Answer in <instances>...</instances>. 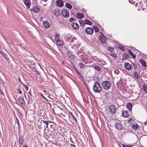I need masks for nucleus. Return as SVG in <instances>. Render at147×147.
<instances>
[{
    "instance_id": "obj_1",
    "label": "nucleus",
    "mask_w": 147,
    "mask_h": 147,
    "mask_svg": "<svg viewBox=\"0 0 147 147\" xmlns=\"http://www.w3.org/2000/svg\"><path fill=\"white\" fill-rule=\"evenodd\" d=\"M34 59V57L28 56V60H29V62L28 61V66L33 71H36L37 69L36 68V65L33 62Z\"/></svg>"
},
{
    "instance_id": "obj_2",
    "label": "nucleus",
    "mask_w": 147,
    "mask_h": 147,
    "mask_svg": "<svg viewBox=\"0 0 147 147\" xmlns=\"http://www.w3.org/2000/svg\"><path fill=\"white\" fill-rule=\"evenodd\" d=\"M93 90L96 92L100 93L102 90V88L100 84L97 82H95L93 87Z\"/></svg>"
},
{
    "instance_id": "obj_3",
    "label": "nucleus",
    "mask_w": 147,
    "mask_h": 147,
    "mask_svg": "<svg viewBox=\"0 0 147 147\" xmlns=\"http://www.w3.org/2000/svg\"><path fill=\"white\" fill-rule=\"evenodd\" d=\"M67 39L69 40V42H71V44L77 47L79 46V44L78 40L76 38L70 37H68Z\"/></svg>"
},
{
    "instance_id": "obj_4",
    "label": "nucleus",
    "mask_w": 147,
    "mask_h": 147,
    "mask_svg": "<svg viewBox=\"0 0 147 147\" xmlns=\"http://www.w3.org/2000/svg\"><path fill=\"white\" fill-rule=\"evenodd\" d=\"M102 85L103 88L106 90H109L111 87L110 82L107 81H103L102 83Z\"/></svg>"
},
{
    "instance_id": "obj_5",
    "label": "nucleus",
    "mask_w": 147,
    "mask_h": 147,
    "mask_svg": "<svg viewBox=\"0 0 147 147\" xmlns=\"http://www.w3.org/2000/svg\"><path fill=\"white\" fill-rule=\"evenodd\" d=\"M114 126L117 129L119 130H121L123 128L122 123L120 122H115Z\"/></svg>"
},
{
    "instance_id": "obj_6",
    "label": "nucleus",
    "mask_w": 147,
    "mask_h": 147,
    "mask_svg": "<svg viewBox=\"0 0 147 147\" xmlns=\"http://www.w3.org/2000/svg\"><path fill=\"white\" fill-rule=\"evenodd\" d=\"M61 13L63 16L65 18H67L69 16V14L68 11L65 9H63L62 10Z\"/></svg>"
},
{
    "instance_id": "obj_7",
    "label": "nucleus",
    "mask_w": 147,
    "mask_h": 147,
    "mask_svg": "<svg viewBox=\"0 0 147 147\" xmlns=\"http://www.w3.org/2000/svg\"><path fill=\"white\" fill-rule=\"evenodd\" d=\"M109 109L111 113L113 114L115 112L116 107L114 105L111 104L109 107Z\"/></svg>"
},
{
    "instance_id": "obj_8",
    "label": "nucleus",
    "mask_w": 147,
    "mask_h": 147,
    "mask_svg": "<svg viewBox=\"0 0 147 147\" xmlns=\"http://www.w3.org/2000/svg\"><path fill=\"white\" fill-rule=\"evenodd\" d=\"M85 31L87 34H90L93 33L94 30L91 27H88L85 29Z\"/></svg>"
},
{
    "instance_id": "obj_9",
    "label": "nucleus",
    "mask_w": 147,
    "mask_h": 147,
    "mask_svg": "<svg viewBox=\"0 0 147 147\" xmlns=\"http://www.w3.org/2000/svg\"><path fill=\"white\" fill-rule=\"evenodd\" d=\"M56 125V124L55 123L51 121H49V126H50L51 128L53 129L54 130H55V128Z\"/></svg>"
},
{
    "instance_id": "obj_10",
    "label": "nucleus",
    "mask_w": 147,
    "mask_h": 147,
    "mask_svg": "<svg viewBox=\"0 0 147 147\" xmlns=\"http://www.w3.org/2000/svg\"><path fill=\"white\" fill-rule=\"evenodd\" d=\"M46 123V121L41 120V121L40 123V125H39V129H44L45 128V125Z\"/></svg>"
},
{
    "instance_id": "obj_11",
    "label": "nucleus",
    "mask_w": 147,
    "mask_h": 147,
    "mask_svg": "<svg viewBox=\"0 0 147 147\" xmlns=\"http://www.w3.org/2000/svg\"><path fill=\"white\" fill-rule=\"evenodd\" d=\"M32 11L35 13H38L40 11L39 8L37 6H34L30 9V11Z\"/></svg>"
},
{
    "instance_id": "obj_12",
    "label": "nucleus",
    "mask_w": 147,
    "mask_h": 147,
    "mask_svg": "<svg viewBox=\"0 0 147 147\" xmlns=\"http://www.w3.org/2000/svg\"><path fill=\"white\" fill-rule=\"evenodd\" d=\"M67 56L69 59L71 60H73L75 58V57L70 52L68 51L67 53Z\"/></svg>"
},
{
    "instance_id": "obj_13",
    "label": "nucleus",
    "mask_w": 147,
    "mask_h": 147,
    "mask_svg": "<svg viewBox=\"0 0 147 147\" xmlns=\"http://www.w3.org/2000/svg\"><path fill=\"white\" fill-rule=\"evenodd\" d=\"M30 89L28 93L30 95V98L31 99L32 98V97H31V96H33L34 94V93L33 88L31 87L30 86Z\"/></svg>"
},
{
    "instance_id": "obj_14",
    "label": "nucleus",
    "mask_w": 147,
    "mask_h": 147,
    "mask_svg": "<svg viewBox=\"0 0 147 147\" xmlns=\"http://www.w3.org/2000/svg\"><path fill=\"white\" fill-rule=\"evenodd\" d=\"M43 25L44 27L45 28H48L49 27L50 24L47 21H44L43 22Z\"/></svg>"
},
{
    "instance_id": "obj_15",
    "label": "nucleus",
    "mask_w": 147,
    "mask_h": 147,
    "mask_svg": "<svg viewBox=\"0 0 147 147\" xmlns=\"http://www.w3.org/2000/svg\"><path fill=\"white\" fill-rule=\"evenodd\" d=\"M71 26L74 29L76 30L78 29L79 27V26L76 23L74 22H73L72 23Z\"/></svg>"
},
{
    "instance_id": "obj_16",
    "label": "nucleus",
    "mask_w": 147,
    "mask_h": 147,
    "mask_svg": "<svg viewBox=\"0 0 147 147\" xmlns=\"http://www.w3.org/2000/svg\"><path fill=\"white\" fill-rule=\"evenodd\" d=\"M124 66L128 70H130L131 69V65L128 63H125Z\"/></svg>"
},
{
    "instance_id": "obj_17",
    "label": "nucleus",
    "mask_w": 147,
    "mask_h": 147,
    "mask_svg": "<svg viewBox=\"0 0 147 147\" xmlns=\"http://www.w3.org/2000/svg\"><path fill=\"white\" fill-rule=\"evenodd\" d=\"M53 14L55 16H57L60 14V11L58 9H55L53 12Z\"/></svg>"
},
{
    "instance_id": "obj_18",
    "label": "nucleus",
    "mask_w": 147,
    "mask_h": 147,
    "mask_svg": "<svg viewBox=\"0 0 147 147\" xmlns=\"http://www.w3.org/2000/svg\"><path fill=\"white\" fill-rule=\"evenodd\" d=\"M122 115L123 117H129V113L126 111H123L122 112Z\"/></svg>"
},
{
    "instance_id": "obj_19",
    "label": "nucleus",
    "mask_w": 147,
    "mask_h": 147,
    "mask_svg": "<svg viewBox=\"0 0 147 147\" xmlns=\"http://www.w3.org/2000/svg\"><path fill=\"white\" fill-rule=\"evenodd\" d=\"M56 4L57 6L59 7H62L63 5V1L61 0H58L56 1Z\"/></svg>"
},
{
    "instance_id": "obj_20",
    "label": "nucleus",
    "mask_w": 147,
    "mask_h": 147,
    "mask_svg": "<svg viewBox=\"0 0 147 147\" xmlns=\"http://www.w3.org/2000/svg\"><path fill=\"white\" fill-rule=\"evenodd\" d=\"M18 101L22 105L25 104V102L23 96L20 97L18 98Z\"/></svg>"
},
{
    "instance_id": "obj_21",
    "label": "nucleus",
    "mask_w": 147,
    "mask_h": 147,
    "mask_svg": "<svg viewBox=\"0 0 147 147\" xmlns=\"http://www.w3.org/2000/svg\"><path fill=\"white\" fill-rule=\"evenodd\" d=\"M76 16L78 18L80 19L83 18L84 17L82 13H77Z\"/></svg>"
},
{
    "instance_id": "obj_22",
    "label": "nucleus",
    "mask_w": 147,
    "mask_h": 147,
    "mask_svg": "<svg viewBox=\"0 0 147 147\" xmlns=\"http://www.w3.org/2000/svg\"><path fill=\"white\" fill-rule=\"evenodd\" d=\"M132 127L133 129L134 130H137L138 129L139 126L138 125L137 123L132 125Z\"/></svg>"
},
{
    "instance_id": "obj_23",
    "label": "nucleus",
    "mask_w": 147,
    "mask_h": 147,
    "mask_svg": "<svg viewBox=\"0 0 147 147\" xmlns=\"http://www.w3.org/2000/svg\"><path fill=\"white\" fill-rule=\"evenodd\" d=\"M57 43L59 46H61L63 45L64 43L63 41H61L59 39H58V40H57Z\"/></svg>"
},
{
    "instance_id": "obj_24",
    "label": "nucleus",
    "mask_w": 147,
    "mask_h": 147,
    "mask_svg": "<svg viewBox=\"0 0 147 147\" xmlns=\"http://www.w3.org/2000/svg\"><path fill=\"white\" fill-rule=\"evenodd\" d=\"M140 63H141L143 66L146 67L147 66L146 63L144 60L142 59L140 60Z\"/></svg>"
},
{
    "instance_id": "obj_25",
    "label": "nucleus",
    "mask_w": 147,
    "mask_h": 147,
    "mask_svg": "<svg viewBox=\"0 0 147 147\" xmlns=\"http://www.w3.org/2000/svg\"><path fill=\"white\" fill-rule=\"evenodd\" d=\"M128 55L125 53H124L122 55V59L123 60H125L127 58Z\"/></svg>"
},
{
    "instance_id": "obj_26",
    "label": "nucleus",
    "mask_w": 147,
    "mask_h": 147,
    "mask_svg": "<svg viewBox=\"0 0 147 147\" xmlns=\"http://www.w3.org/2000/svg\"><path fill=\"white\" fill-rule=\"evenodd\" d=\"M127 108L130 110H131L132 105L131 103H128L127 105Z\"/></svg>"
},
{
    "instance_id": "obj_27",
    "label": "nucleus",
    "mask_w": 147,
    "mask_h": 147,
    "mask_svg": "<svg viewBox=\"0 0 147 147\" xmlns=\"http://www.w3.org/2000/svg\"><path fill=\"white\" fill-rule=\"evenodd\" d=\"M93 67L96 70L98 71H101V68L100 67L97 66H93Z\"/></svg>"
},
{
    "instance_id": "obj_28",
    "label": "nucleus",
    "mask_w": 147,
    "mask_h": 147,
    "mask_svg": "<svg viewBox=\"0 0 147 147\" xmlns=\"http://www.w3.org/2000/svg\"><path fill=\"white\" fill-rule=\"evenodd\" d=\"M0 53L3 56L4 58H5L6 60L7 59L8 57H7V55L5 54L3 52L1 51Z\"/></svg>"
},
{
    "instance_id": "obj_29",
    "label": "nucleus",
    "mask_w": 147,
    "mask_h": 147,
    "mask_svg": "<svg viewBox=\"0 0 147 147\" xmlns=\"http://www.w3.org/2000/svg\"><path fill=\"white\" fill-rule=\"evenodd\" d=\"M24 141V139L23 137L21 136H20L19 138V142L20 144H22L23 143V142Z\"/></svg>"
},
{
    "instance_id": "obj_30",
    "label": "nucleus",
    "mask_w": 147,
    "mask_h": 147,
    "mask_svg": "<svg viewBox=\"0 0 147 147\" xmlns=\"http://www.w3.org/2000/svg\"><path fill=\"white\" fill-rule=\"evenodd\" d=\"M109 55L113 58H115L117 57L114 51L112 52L109 53Z\"/></svg>"
},
{
    "instance_id": "obj_31",
    "label": "nucleus",
    "mask_w": 147,
    "mask_h": 147,
    "mask_svg": "<svg viewBox=\"0 0 147 147\" xmlns=\"http://www.w3.org/2000/svg\"><path fill=\"white\" fill-rule=\"evenodd\" d=\"M99 40L102 43H105L106 41L105 39L103 38L102 37L100 36L99 38Z\"/></svg>"
},
{
    "instance_id": "obj_32",
    "label": "nucleus",
    "mask_w": 147,
    "mask_h": 147,
    "mask_svg": "<svg viewBox=\"0 0 147 147\" xmlns=\"http://www.w3.org/2000/svg\"><path fill=\"white\" fill-rule=\"evenodd\" d=\"M85 23L87 24H88L89 25H91L92 24V23L89 20H85Z\"/></svg>"
},
{
    "instance_id": "obj_33",
    "label": "nucleus",
    "mask_w": 147,
    "mask_h": 147,
    "mask_svg": "<svg viewBox=\"0 0 147 147\" xmlns=\"http://www.w3.org/2000/svg\"><path fill=\"white\" fill-rule=\"evenodd\" d=\"M142 89L144 90L146 93H147V86H146L145 85H143Z\"/></svg>"
},
{
    "instance_id": "obj_34",
    "label": "nucleus",
    "mask_w": 147,
    "mask_h": 147,
    "mask_svg": "<svg viewBox=\"0 0 147 147\" xmlns=\"http://www.w3.org/2000/svg\"><path fill=\"white\" fill-rule=\"evenodd\" d=\"M66 6L67 8L69 9H71L72 8L71 5L68 3H67L66 4Z\"/></svg>"
},
{
    "instance_id": "obj_35",
    "label": "nucleus",
    "mask_w": 147,
    "mask_h": 147,
    "mask_svg": "<svg viewBox=\"0 0 147 147\" xmlns=\"http://www.w3.org/2000/svg\"><path fill=\"white\" fill-rule=\"evenodd\" d=\"M25 5V6L24 5L25 8H27L28 7V0H23Z\"/></svg>"
},
{
    "instance_id": "obj_36",
    "label": "nucleus",
    "mask_w": 147,
    "mask_h": 147,
    "mask_svg": "<svg viewBox=\"0 0 147 147\" xmlns=\"http://www.w3.org/2000/svg\"><path fill=\"white\" fill-rule=\"evenodd\" d=\"M134 75L135 77L137 78H139L140 77L139 74L138 72L137 71H136L134 73Z\"/></svg>"
},
{
    "instance_id": "obj_37",
    "label": "nucleus",
    "mask_w": 147,
    "mask_h": 147,
    "mask_svg": "<svg viewBox=\"0 0 147 147\" xmlns=\"http://www.w3.org/2000/svg\"><path fill=\"white\" fill-rule=\"evenodd\" d=\"M80 26L82 27H84L85 25V23L83 21L80 20L79 21Z\"/></svg>"
},
{
    "instance_id": "obj_38",
    "label": "nucleus",
    "mask_w": 147,
    "mask_h": 147,
    "mask_svg": "<svg viewBox=\"0 0 147 147\" xmlns=\"http://www.w3.org/2000/svg\"><path fill=\"white\" fill-rule=\"evenodd\" d=\"M0 94H1V96L3 98H5V96L4 95L3 92L2 90L0 88Z\"/></svg>"
},
{
    "instance_id": "obj_39",
    "label": "nucleus",
    "mask_w": 147,
    "mask_h": 147,
    "mask_svg": "<svg viewBox=\"0 0 147 147\" xmlns=\"http://www.w3.org/2000/svg\"><path fill=\"white\" fill-rule=\"evenodd\" d=\"M93 29H94L95 31L96 32H98L99 31V29L96 26H93L92 27Z\"/></svg>"
},
{
    "instance_id": "obj_40",
    "label": "nucleus",
    "mask_w": 147,
    "mask_h": 147,
    "mask_svg": "<svg viewBox=\"0 0 147 147\" xmlns=\"http://www.w3.org/2000/svg\"><path fill=\"white\" fill-rule=\"evenodd\" d=\"M108 50L110 52V53L114 52V49L113 48L111 47H109L108 48Z\"/></svg>"
},
{
    "instance_id": "obj_41",
    "label": "nucleus",
    "mask_w": 147,
    "mask_h": 147,
    "mask_svg": "<svg viewBox=\"0 0 147 147\" xmlns=\"http://www.w3.org/2000/svg\"><path fill=\"white\" fill-rule=\"evenodd\" d=\"M32 0H28V8H29L30 6L31 5L32 3H33Z\"/></svg>"
},
{
    "instance_id": "obj_42",
    "label": "nucleus",
    "mask_w": 147,
    "mask_h": 147,
    "mask_svg": "<svg viewBox=\"0 0 147 147\" xmlns=\"http://www.w3.org/2000/svg\"><path fill=\"white\" fill-rule=\"evenodd\" d=\"M34 123L33 122H32L29 125V127L30 129H33L34 128Z\"/></svg>"
},
{
    "instance_id": "obj_43",
    "label": "nucleus",
    "mask_w": 147,
    "mask_h": 147,
    "mask_svg": "<svg viewBox=\"0 0 147 147\" xmlns=\"http://www.w3.org/2000/svg\"><path fill=\"white\" fill-rule=\"evenodd\" d=\"M46 124H45V128H44V129H45L46 127L48 128L49 127V121H46Z\"/></svg>"
},
{
    "instance_id": "obj_44",
    "label": "nucleus",
    "mask_w": 147,
    "mask_h": 147,
    "mask_svg": "<svg viewBox=\"0 0 147 147\" xmlns=\"http://www.w3.org/2000/svg\"><path fill=\"white\" fill-rule=\"evenodd\" d=\"M122 145L123 147H131L132 146V145L129 144L126 145L124 144H122Z\"/></svg>"
},
{
    "instance_id": "obj_45",
    "label": "nucleus",
    "mask_w": 147,
    "mask_h": 147,
    "mask_svg": "<svg viewBox=\"0 0 147 147\" xmlns=\"http://www.w3.org/2000/svg\"><path fill=\"white\" fill-rule=\"evenodd\" d=\"M80 68H84L85 67V65L83 64L82 63L79 64Z\"/></svg>"
},
{
    "instance_id": "obj_46",
    "label": "nucleus",
    "mask_w": 147,
    "mask_h": 147,
    "mask_svg": "<svg viewBox=\"0 0 147 147\" xmlns=\"http://www.w3.org/2000/svg\"><path fill=\"white\" fill-rule=\"evenodd\" d=\"M135 119V118L134 117H129V119L128 120V121H131L134 120V121Z\"/></svg>"
},
{
    "instance_id": "obj_47",
    "label": "nucleus",
    "mask_w": 147,
    "mask_h": 147,
    "mask_svg": "<svg viewBox=\"0 0 147 147\" xmlns=\"http://www.w3.org/2000/svg\"><path fill=\"white\" fill-rule=\"evenodd\" d=\"M69 114H70V115L72 116V117L76 121V119L75 117L74 116V115H73V114H72V113L71 112H70Z\"/></svg>"
},
{
    "instance_id": "obj_48",
    "label": "nucleus",
    "mask_w": 147,
    "mask_h": 147,
    "mask_svg": "<svg viewBox=\"0 0 147 147\" xmlns=\"http://www.w3.org/2000/svg\"><path fill=\"white\" fill-rule=\"evenodd\" d=\"M59 35L58 34H57L56 35V36H55V40L56 42L57 41V40H58V39H59Z\"/></svg>"
},
{
    "instance_id": "obj_49",
    "label": "nucleus",
    "mask_w": 147,
    "mask_h": 147,
    "mask_svg": "<svg viewBox=\"0 0 147 147\" xmlns=\"http://www.w3.org/2000/svg\"><path fill=\"white\" fill-rule=\"evenodd\" d=\"M119 48L120 49H121V50L123 51H124L125 50L124 47L123 46H120Z\"/></svg>"
},
{
    "instance_id": "obj_50",
    "label": "nucleus",
    "mask_w": 147,
    "mask_h": 147,
    "mask_svg": "<svg viewBox=\"0 0 147 147\" xmlns=\"http://www.w3.org/2000/svg\"><path fill=\"white\" fill-rule=\"evenodd\" d=\"M0 83L1 84H3L4 83V82L3 81L2 78L0 77Z\"/></svg>"
},
{
    "instance_id": "obj_51",
    "label": "nucleus",
    "mask_w": 147,
    "mask_h": 147,
    "mask_svg": "<svg viewBox=\"0 0 147 147\" xmlns=\"http://www.w3.org/2000/svg\"><path fill=\"white\" fill-rule=\"evenodd\" d=\"M133 66L134 67V69L135 70H136V69H137V65L136 64H134V63H133Z\"/></svg>"
},
{
    "instance_id": "obj_52",
    "label": "nucleus",
    "mask_w": 147,
    "mask_h": 147,
    "mask_svg": "<svg viewBox=\"0 0 147 147\" xmlns=\"http://www.w3.org/2000/svg\"><path fill=\"white\" fill-rule=\"evenodd\" d=\"M129 54L131 56L132 55H133V53L131 50L129 51Z\"/></svg>"
},
{
    "instance_id": "obj_53",
    "label": "nucleus",
    "mask_w": 147,
    "mask_h": 147,
    "mask_svg": "<svg viewBox=\"0 0 147 147\" xmlns=\"http://www.w3.org/2000/svg\"><path fill=\"white\" fill-rule=\"evenodd\" d=\"M74 20H75L74 19L72 18H70L69 20V21L70 22H71L73 21H74Z\"/></svg>"
},
{
    "instance_id": "obj_54",
    "label": "nucleus",
    "mask_w": 147,
    "mask_h": 147,
    "mask_svg": "<svg viewBox=\"0 0 147 147\" xmlns=\"http://www.w3.org/2000/svg\"><path fill=\"white\" fill-rule=\"evenodd\" d=\"M17 91H18L19 92V93H20V94H21L22 93V92L19 89H17Z\"/></svg>"
},
{
    "instance_id": "obj_55",
    "label": "nucleus",
    "mask_w": 147,
    "mask_h": 147,
    "mask_svg": "<svg viewBox=\"0 0 147 147\" xmlns=\"http://www.w3.org/2000/svg\"><path fill=\"white\" fill-rule=\"evenodd\" d=\"M131 56H132V57H133V59H135V58H136V56L135 55H134L133 54V55H131Z\"/></svg>"
},
{
    "instance_id": "obj_56",
    "label": "nucleus",
    "mask_w": 147,
    "mask_h": 147,
    "mask_svg": "<svg viewBox=\"0 0 147 147\" xmlns=\"http://www.w3.org/2000/svg\"><path fill=\"white\" fill-rule=\"evenodd\" d=\"M16 122L17 123L18 125H19V121L18 119L17 118L16 119Z\"/></svg>"
},
{
    "instance_id": "obj_57",
    "label": "nucleus",
    "mask_w": 147,
    "mask_h": 147,
    "mask_svg": "<svg viewBox=\"0 0 147 147\" xmlns=\"http://www.w3.org/2000/svg\"><path fill=\"white\" fill-rule=\"evenodd\" d=\"M75 70L78 73V74H80V73L79 71H78L76 69Z\"/></svg>"
},
{
    "instance_id": "obj_58",
    "label": "nucleus",
    "mask_w": 147,
    "mask_h": 147,
    "mask_svg": "<svg viewBox=\"0 0 147 147\" xmlns=\"http://www.w3.org/2000/svg\"><path fill=\"white\" fill-rule=\"evenodd\" d=\"M41 96L43 98H44L45 99H46V98H45V97L42 95V94H41Z\"/></svg>"
},
{
    "instance_id": "obj_59",
    "label": "nucleus",
    "mask_w": 147,
    "mask_h": 147,
    "mask_svg": "<svg viewBox=\"0 0 147 147\" xmlns=\"http://www.w3.org/2000/svg\"><path fill=\"white\" fill-rule=\"evenodd\" d=\"M24 147H28V146L26 145H24Z\"/></svg>"
},
{
    "instance_id": "obj_60",
    "label": "nucleus",
    "mask_w": 147,
    "mask_h": 147,
    "mask_svg": "<svg viewBox=\"0 0 147 147\" xmlns=\"http://www.w3.org/2000/svg\"><path fill=\"white\" fill-rule=\"evenodd\" d=\"M102 36L105 38V36L104 35H103V34H102Z\"/></svg>"
},
{
    "instance_id": "obj_61",
    "label": "nucleus",
    "mask_w": 147,
    "mask_h": 147,
    "mask_svg": "<svg viewBox=\"0 0 147 147\" xmlns=\"http://www.w3.org/2000/svg\"><path fill=\"white\" fill-rule=\"evenodd\" d=\"M145 125H147V121L145 122Z\"/></svg>"
},
{
    "instance_id": "obj_62",
    "label": "nucleus",
    "mask_w": 147,
    "mask_h": 147,
    "mask_svg": "<svg viewBox=\"0 0 147 147\" xmlns=\"http://www.w3.org/2000/svg\"><path fill=\"white\" fill-rule=\"evenodd\" d=\"M25 88H26V90H28V88H27V87H25Z\"/></svg>"
},
{
    "instance_id": "obj_63",
    "label": "nucleus",
    "mask_w": 147,
    "mask_h": 147,
    "mask_svg": "<svg viewBox=\"0 0 147 147\" xmlns=\"http://www.w3.org/2000/svg\"><path fill=\"white\" fill-rule=\"evenodd\" d=\"M71 145L73 146V145H75L74 144H71Z\"/></svg>"
},
{
    "instance_id": "obj_64",
    "label": "nucleus",
    "mask_w": 147,
    "mask_h": 147,
    "mask_svg": "<svg viewBox=\"0 0 147 147\" xmlns=\"http://www.w3.org/2000/svg\"><path fill=\"white\" fill-rule=\"evenodd\" d=\"M74 147H76L75 145H73Z\"/></svg>"
}]
</instances>
